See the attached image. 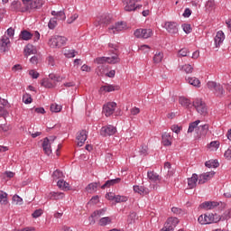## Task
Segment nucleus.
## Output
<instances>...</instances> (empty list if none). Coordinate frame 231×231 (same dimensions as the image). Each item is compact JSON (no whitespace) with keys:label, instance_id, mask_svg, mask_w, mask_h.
Listing matches in <instances>:
<instances>
[{"label":"nucleus","instance_id":"obj_1","mask_svg":"<svg viewBox=\"0 0 231 231\" xmlns=\"http://www.w3.org/2000/svg\"><path fill=\"white\" fill-rule=\"evenodd\" d=\"M97 64H99L98 69L100 68H105L106 64H118L120 62V57L118 56H110V57H98L96 59Z\"/></svg>","mask_w":231,"mask_h":231},{"label":"nucleus","instance_id":"obj_2","mask_svg":"<svg viewBox=\"0 0 231 231\" xmlns=\"http://www.w3.org/2000/svg\"><path fill=\"white\" fill-rule=\"evenodd\" d=\"M66 42H68L66 37L54 35L49 39L48 45L50 48H62V46H66Z\"/></svg>","mask_w":231,"mask_h":231},{"label":"nucleus","instance_id":"obj_3","mask_svg":"<svg viewBox=\"0 0 231 231\" xmlns=\"http://www.w3.org/2000/svg\"><path fill=\"white\" fill-rule=\"evenodd\" d=\"M192 106L195 107L197 113L202 116H206L208 113L207 104L201 98H195L192 102Z\"/></svg>","mask_w":231,"mask_h":231},{"label":"nucleus","instance_id":"obj_4","mask_svg":"<svg viewBox=\"0 0 231 231\" xmlns=\"http://www.w3.org/2000/svg\"><path fill=\"white\" fill-rule=\"evenodd\" d=\"M142 0H123V5H125V12H136V10H140L142 8V5H137L136 3H140Z\"/></svg>","mask_w":231,"mask_h":231},{"label":"nucleus","instance_id":"obj_5","mask_svg":"<svg viewBox=\"0 0 231 231\" xmlns=\"http://www.w3.org/2000/svg\"><path fill=\"white\" fill-rule=\"evenodd\" d=\"M134 35L137 39H149V37H152V29H137Z\"/></svg>","mask_w":231,"mask_h":231},{"label":"nucleus","instance_id":"obj_6","mask_svg":"<svg viewBox=\"0 0 231 231\" xmlns=\"http://www.w3.org/2000/svg\"><path fill=\"white\" fill-rule=\"evenodd\" d=\"M55 84L56 82H62V77L59 76V74L55 73H51L49 74V79H44L43 82L42 83V86H44V88H51L53 86V84L48 85L49 82L51 81Z\"/></svg>","mask_w":231,"mask_h":231},{"label":"nucleus","instance_id":"obj_7","mask_svg":"<svg viewBox=\"0 0 231 231\" xmlns=\"http://www.w3.org/2000/svg\"><path fill=\"white\" fill-rule=\"evenodd\" d=\"M116 109V102H108L103 106V113L106 116H111L115 113Z\"/></svg>","mask_w":231,"mask_h":231},{"label":"nucleus","instance_id":"obj_8","mask_svg":"<svg viewBox=\"0 0 231 231\" xmlns=\"http://www.w3.org/2000/svg\"><path fill=\"white\" fill-rule=\"evenodd\" d=\"M116 127L109 125L103 126L100 130L101 136H113V134H116Z\"/></svg>","mask_w":231,"mask_h":231},{"label":"nucleus","instance_id":"obj_9","mask_svg":"<svg viewBox=\"0 0 231 231\" xmlns=\"http://www.w3.org/2000/svg\"><path fill=\"white\" fill-rule=\"evenodd\" d=\"M216 175L215 171H208L202 173L199 176V185H203L207 183L208 180H212L214 176Z\"/></svg>","mask_w":231,"mask_h":231},{"label":"nucleus","instance_id":"obj_10","mask_svg":"<svg viewBox=\"0 0 231 231\" xmlns=\"http://www.w3.org/2000/svg\"><path fill=\"white\" fill-rule=\"evenodd\" d=\"M164 28L167 30L168 33L171 35H176L178 33V23L176 22H166L164 23Z\"/></svg>","mask_w":231,"mask_h":231},{"label":"nucleus","instance_id":"obj_11","mask_svg":"<svg viewBox=\"0 0 231 231\" xmlns=\"http://www.w3.org/2000/svg\"><path fill=\"white\" fill-rule=\"evenodd\" d=\"M77 140L79 147H82L88 140V132L86 130L79 131L77 135Z\"/></svg>","mask_w":231,"mask_h":231},{"label":"nucleus","instance_id":"obj_12","mask_svg":"<svg viewBox=\"0 0 231 231\" xmlns=\"http://www.w3.org/2000/svg\"><path fill=\"white\" fill-rule=\"evenodd\" d=\"M208 221H202V223H208V225H211V223H219L221 221V216L217 213H208L207 214Z\"/></svg>","mask_w":231,"mask_h":231},{"label":"nucleus","instance_id":"obj_13","mask_svg":"<svg viewBox=\"0 0 231 231\" xmlns=\"http://www.w3.org/2000/svg\"><path fill=\"white\" fill-rule=\"evenodd\" d=\"M10 44V38L7 36H3L0 38V51L5 53V51H8V45Z\"/></svg>","mask_w":231,"mask_h":231},{"label":"nucleus","instance_id":"obj_14","mask_svg":"<svg viewBox=\"0 0 231 231\" xmlns=\"http://www.w3.org/2000/svg\"><path fill=\"white\" fill-rule=\"evenodd\" d=\"M125 28V23L124 22H118L114 26L108 28V32L110 33H118V32H122Z\"/></svg>","mask_w":231,"mask_h":231},{"label":"nucleus","instance_id":"obj_15","mask_svg":"<svg viewBox=\"0 0 231 231\" xmlns=\"http://www.w3.org/2000/svg\"><path fill=\"white\" fill-rule=\"evenodd\" d=\"M216 48H219L221 44H223V41H225V32L223 31H218L214 38Z\"/></svg>","mask_w":231,"mask_h":231},{"label":"nucleus","instance_id":"obj_16","mask_svg":"<svg viewBox=\"0 0 231 231\" xmlns=\"http://www.w3.org/2000/svg\"><path fill=\"white\" fill-rule=\"evenodd\" d=\"M198 180H199V176L196 173H193L191 178H188L189 189H196V186L198 185Z\"/></svg>","mask_w":231,"mask_h":231},{"label":"nucleus","instance_id":"obj_17","mask_svg":"<svg viewBox=\"0 0 231 231\" xmlns=\"http://www.w3.org/2000/svg\"><path fill=\"white\" fill-rule=\"evenodd\" d=\"M46 198H47V199H52L55 201L59 200V199H64V193L51 191L46 195Z\"/></svg>","mask_w":231,"mask_h":231},{"label":"nucleus","instance_id":"obj_18","mask_svg":"<svg viewBox=\"0 0 231 231\" xmlns=\"http://www.w3.org/2000/svg\"><path fill=\"white\" fill-rule=\"evenodd\" d=\"M179 104L185 109H190L192 107V101L190 99L185 97H179Z\"/></svg>","mask_w":231,"mask_h":231},{"label":"nucleus","instance_id":"obj_19","mask_svg":"<svg viewBox=\"0 0 231 231\" xmlns=\"http://www.w3.org/2000/svg\"><path fill=\"white\" fill-rule=\"evenodd\" d=\"M106 214L105 209H98L94 211L91 216L88 217V221L90 222V225H95V216H97V217H100L101 216H104Z\"/></svg>","mask_w":231,"mask_h":231},{"label":"nucleus","instance_id":"obj_20","mask_svg":"<svg viewBox=\"0 0 231 231\" xmlns=\"http://www.w3.org/2000/svg\"><path fill=\"white\" fill-rule=\"evenodd\" d=\"M100 24H111L113 23V16L109 14H102L99 20Z\"/></svg>","mask_w":231,"mask_h":231},{"label":"nucleus","instance_id":"obj_21","mask_svg":"<svg viewBox=\"0 0 231 231\" xmlns=\"http://www.w3.org/2000/svg\"><path fill=\"white\" fill-rule=\"evenodd\" d=\"M42 149L47 156H50V154H51V146L50 145V139L48 137H45L43 139Z\"/></svg>","mask_w":231,"mask_h":231},{"label":"nucleus","instance_id":"obj_22","mask_svg":"<svg viewBox=\"0 0 231 231\" xmlns=\"http://www.w3.org/2000/svg\"><path fill=\"white\" fill-rule=\"evenodd\" d=\"M120 181H122V179H120V178H116V179H113V180H106L105 182V184H103L101 186V189H109V187H113V185H116V184L120 183Z\"/></svg>","mask_w":231,"mask_h":231},{"label":"nucleus","instance_id":"obj_23","mask_svg":"<svg viewBox=\"0 0 231 231\" xmlns=\"http://www.w3.org/2000/svg\"><path fill=\"white\" fill-rule=\"evenodd\" d=\"M108 47L111 49L109 51L112 53V57H119L120 50L118 44L108 43Z\"/></svg>","mask_w":231,"mask_h":231},{"label":"nucleus","instance_id":"obj_24","mask_svg":"<svg viewBox=\"0 0 231 231\" xmlns=\"http://www.w3.org/2000/svg\"><path fill=\"white\" fill-rule=\"evenodd\" d=\"M134 192H136L137 194H140V196H143L145 194H149V189L143 187V186H134Z\"/></svg>","mask_w":231,"mask_h":231},{"label":"nucleus","instance_id":"obj_25","mask_svg":"<svg viewBox=\"0 0 231 231\" xmlns=\"http://www.w3.org/2000/svg\"><path fill=\"white\" fill-rule=\"evenodd\" d=\"M23 5H25V10H33L35 8H39L37 5V2L32 0H23Z\"/></svg>","mask_w":231,"mask_h":231},{"label":"nucleus","instance_id":"obj_26","mask_svg":"<svg viewBox=\"0 0 231 231\" xmlns=\"http://www.w3.org/2000/svg\"><path fill=\"white\" fill-rule=\"evenodd\" d=\"M208 124L198 126V134H199V136H207L208 133Z\"/></svg>","mask_w":231,"mask_h":231},{"label":"nucleus","instance_id":"obj_27","mask_svg":"<svg viewBox=\"0 0 231 231\" xmlns=\"http://www.w3.org/2000/svg\"><path fill=\"white\" fill-rule=\"evenodd\" d=\"M33 37V33L28 32L27 30H23L19 35V39L22 41H30Z\"/></svg>","mask_w":231,"mask_h":231},{"label":"nucleus","instance_id":"obj_28","mask_svg":"<svg viewBox=\"0 0 231 231\" xmlns=\"http://www.w3.org/2000/svg\"><path fill=\"white\" fill-rule=\"evenodd\" d=\"M148 179L151 181H153V183H156L157 181H160V175L154 171H148L147 172Z\"/></svg>","mask_w":231,"mask_h":231},{"label":"nucleus","instance_id":"obj_29","mask_svg":"<svg viewBox=\"0 0 231 231\" xmlns=\"http://www.w3.org/2000/svg\"><path fill=\"white\" fill-rule=\"evenodd\" d=\"M24 53L25 57H28V55H35V53H37V50L33 49V45L28 44L24 48Z\"/></svg>","mask_w":231,"mask_h":231},{"label":"nucleus","instance_id":"obj_30","mask_svg":"<svg viewBox=\"0 0 231 231\" xmlns=\"http://www.w3.org/2000/svg\"><path fill=\"white\" fill-rule=\"evenodd\" d=\"M206 167H208V169H217V167H219V162H217V160H209L208 162H205Z\"/></svg>","mask_w":231,"mask_h":231},{"label":"nucleus","instance_id":"obj_31","mask_svg":"<svg viewBox=\"0 0 231 231\" xmlns=\"http://www.w3.org/2000/svg\"><path fill=\"white\" fill-rule=\"evenodd\" d=\"M171 134L164 133L162 134V143L165 147H169L171 145H172V143L171 142Z\"/></svg>","mask_w":231,"mask_h":231},{"label":"nucleus","instance_id":"obj_32","mask_svg":"<svg viewBox=\"0 0 231 231\" xmlns=\"http://www.w3.org/2000/svg\"><path fill=\"white\" fill-rule=\"evenodd\" d=\"M187 82H189L190 86H194V88H198L201 84V81H199V79L196 77L188 78Z\"/></svg>","mask_w":231,"mask_h":231},{"label":"nucleus","instance_id":"obj_33","mask_svg":"<svg viewBox=\"0 0 231 231\" xmlns=\"http://www.w3.org/2000/svg\"><path fill=\"white\" fill-rule=\"evenodd\" d=\"M136 219H138V215L136 214V212L132 211L128 216L127 223H129V225H133V223L136 222Z\"/></svg>","mask_w":231,"mask_h":231},{"label":"nucleus","instance_id":"obj_34","mask_svg":"<svg viewBox=\"0 0 231 231\" xmlns=\"http://www.w3.org/2000/svg\"><path fill=\"white\" fill-rule=\"evenodd\" d=\"M51 15H53L54 17H58L60 21L66 20V14L64 13V11H60V12L51 11Z\"/></svg>","mask_w":231,"mask_h":231},{"label":"nucleus","instance_id":"obj_35","mask_svg":"<svg viewBox=\"0 0 231 231\" xmlns=\"http://www.w3.org/2000/svg\"><path fill=\"white\" fill-rule=\"evenodd\" d=\"M0 203L1 205L8 204V194L3 190H0Z\"/></svg>","mask_w":231,"mask_h":231},{"label":"nucleus","instance_id":"obj_36","mask_svg":"<svg viewBox=\"0 0 231 231\" xmlns=\"http://www.w3.org/2000/svg\"><path fill=\"white\" fill-rule=\"evenodd\" d=\"M200 123V120H196L190 123L188 128V133H194V130L197 129L198 125H199Z\"/></svg>","mask_w":231,"mask_h":231},{"label":"nucleus","instance_id":"obj_37","mask_svg":"<svg viewBox=\"0 0 231 231\" xmlns=\"http://www.w3.org/2000/svg\"><path fill=\"white\" fill-rule=\"evenodd\" d=\"M211 91L216 97H223L225 95V89L223 88H212Z\"/></svg>","mask_w":231,"mask_h":231},{"label":"nucleus","instance_id":"obj_38","mask_svg":"<svg viewBox=\"0 0 231 231\" xmlns=\"http://www.w3.org/2000/svg\"><path fill=\"white\" fill-rule=\"evenodd\" d=\"M111 223V218L109 217H101L99 219V226H107Z\"/></svg>","mask_w":231,"mask_h":231},{"label":"nucleus","instance_id":"obj_39","mask_svg":"<svg viewBox=\"0 0 231 231\" xmlns=\"http://www.w3.org/2000/svg\"><path fill=\"white\" fill-rule=\"evenodd\" d=\"M57 186L59 187V189H62V190L69 188V184L64 180H58Z\"/></svg>","mask_w":231,"mask_h":231},{"label":"nucleus","instance_id":"obj_40","mask_svg":"<svg viewBox=\"0 0 231 231\" xmlns=\"http://www.w3.org/2000/svg\"><path fill=\"white\" fill-rule=\"evenodd\" d=\"M51 113H60V111H62V106L55 104V103L51 104Z\"/></svg>","mask_w":231,"mask_h":231},{"label":"nucleus","instance_id":"obj_41","mask_svg":"<svg viewBox=\"0 0 231 231\" xmlns=\"http://www.w3.org/2000/svg\"><path fill=\"white\" fill-rule=\"evenodd\" d=\"M162 59H163V53L158 52V53H156V54L153 56V62H154L155 64H160V62H162Z\"/></svg>","mask_w":231,"mask_h":231},{"label":"nucleus","instance_id":"obj_42","mask_svg":"<svg viewBox=\"0 0 231 231\" xmlns=\"http://www.w3.org/2000/svg\"><path fill=\"white\" fill-rule=\"evenodd\" d=\"M97 187H98V183L92 182L87 186L86 189L88 190V192H95L97 190Z\"/></svg>","mask_w":231,"mask_h":231},{"label":"nucleus","instance_id":"obj_43","mask_svg":"<svg viewBox=\"0 0 231 231\" xmlns=\"http://www.w3.org/2000/svg\"><path fill=\"white\" fill-rule=\"evenodd\" d=\"M57 26V17L51 18L48 23V27L50 30H55V27Z\"/></svg>","mask_w":231,"mask_h":231},{"label":"nucleus","instance_id":"obj_44","mask_svg":"<svg viewBox=\"0 0 231 231\" xmlns=\"http://www.w3.org/2000/svg\"><path fill=\"white\" fill-rule=\"evenodd\" d=\"M63 177H64V173H62V171H60L59 170L54 171L52 173L53 180H59Z\"/></svg>","mask_w":231,"mask_h":231},{"label":"nucleus","instance_id":"obj_45","mask_svg":"<svg viewBox=\"0 0 231 231\" xmlns=\"http://www.w3.org/2000/svg\"><path fill=\"white\" fill-rule=\"evenodd\" d=\"M114 200L116 203H125V201H127V197L117 195L115 197Z\"/></svg>","mask_w":231,"mask_h":231},{"label":"nucleus","instance_id":"obj_46","mask_svg":"<svg viewBox=\"0 0 231 231\" xmlns=\"http://www.w3.org/2000/svg\"><path fill=\"white\" fill-rule=\"evenodd\" d=\"M216 6V2L214 0H208L206 4V8L208 10V12H211V10H214Z\"/></svg>","mask_w":231,"mask_h":231},{"label":"nucleus","instance_id":"obj_47","mask_svg":"<svg viewBox=\"0 0 231 231\" xmlns=\"http://www.w3.org/2000/svg\"><path fill=\"white\" fill-rule=\"evenodd\" d=\"M176 226H172V224H169V221L165 223V226L162 227L161 231H174Z\"/></svg>","mask_w":231,"mask_h":231},{"label":"nucleus","instance_id":"obj_48","mask_svg":"<svg viewBox=\"0 0 231 231\" xmlns=\"http://www.w3.org/2000/svg\"><path fill=\"white\" fill-rule=\"evenodd\" d=\"M220 217H221L222 221H227V219H230V217H231V209L225 211Z\"/></svg>","mask_w":231,"mask_h":231},{"label":"nucleus","instance_id":"obj_49","mask_svg":"<svg viewBox=\"0 0 231 231\" xmlns=\"http://www.w3.org/2000/svg\"><path fill=\"white\" fill-rule=\"evenodd\" d=\"M32 100L33 99H32V96L30 94L26 93L23 96V102L24 104H32Z\"/></svg>","mask_w":231,"mask_h":231},{"label":"nucleus","instance_id":"obj_50","mask_svg":"<svg viewBox=\"0 0 231 231\" xmlns=\"http://www.w3.org/2000/svg\"><path fill=\"white\" fill-rule=\"evenodd\" d=\"M182 70L185 71V73H192L194 68L190 64H186L182 66Z\"/></svg>","mask_w":231,"mask_h":231},{"label":"nucleus","instance_id":"obj_51","mask_svg":"<svg viewBox=\"0 0 231 231\" xmlns=\"http://www.w3.org/2000/svg\"><path fill=\"white\" fill-rule=\"evenodd\" d=\"M44 211L41 208L34 210V212L32 214V217L34 219H37V217H41Z\"/></svg>","mask_w":231,"mask_h":231},{"label":"nucleus","instance_id":"obj_52","mask_svg":"<svg viewBox=\"0 0 231 231\" xmlns=\"http://www.w3.org/2000/svg\"><path fill=\"white\" fill-rule=\"evenodd\" d=\"M203 221H208L207 214L200 215L198 218V222L199 223V225H208V223H205Z\"/></svg>","mask_w":231,"mask_h":231},{"label":"nucleus","instance_id":"obj_53","mask_svg":"<svg viewBox=\"0 0 231 231\" xmlns=\"http://www.w3.org/2000/svg\"><path fill=\"white\" fill-rule=\"evenodd\" d=\"M189 49L183 48L179 51L178 56L179 57H187L189 55Z\"/></svg>","mask_w":231,"mask_h":231},{"label":"nucleus","instance_id":"obj_54","mask_svg":"<svg viewBox=\"0 0 231 231\" xmlns=\"http://www.w3.org/2000/svg\"><path fill=\"white\" fill-rule=\"evenodd\" d=\"M182 30L185 32L187 34L190 33L192 32V27L189 23H183L182 24Z\"/></svg>","mask_w":231,"mask_h":231},{"label":"nucleus","instance_id":"obj_55","mask_svg":"<svg viewBox=\"0 0 231 231\" xmlns=\"http://www.w3.org/2000/svg\"><path fill=\"white\" fill-rule=\"evenodd\" d=\"M168 225H171L173 226H176V225H178V223H180V220H178V218L176 217H170L168 218Z\"/></svg>","mask_w":231,"mask_h":231},{"label":"nucleus","instance_id":"obj_56","mask_svg":"<svg viewBox=\"0 0 231 231\" xmlns=\"http://www.w3.org/2000/svg\"><path fill=\"white\" fill-rule=\"evenodd\" d=\"M200 208H206L207 210H212L210 201H205L202 204H200Z\"/></svg>","mask_w":231,"mask_h":231},{"label":"nucleus","instance_id":"obj_57","mask_svg":"<svg viewBox=\"0 0 231 231\" xmlns=\"http://www.w3.org/2000/svg\"><path fill=\"white\" fill-rule=\"evenodd\" d=\"M76 53H78V52L75 51V50H70L65 53V57H67L68 59H73L75 57Z\"/></svg>","mask_w":231,"mask_h":231},{"label":"nucleus","instance_id":"obj_58","mask_svg":"<svg viewBox=\"0 0 231 231\" xmlns=\"http://www.w3.org/2000/svg\"><path fill=\"white\" fill-rule=\"evenodd\" d=\"M13 201L16 203V205H22L23 204V199L19 197V195H14L13 196Z\"/></svg>","mask_w":231,"mask_h":231},{"label":"nucleus","instance_id":"obj_59","mask_svg":"<svg viewBox=\"0 0 231 231\" xmlns=\"http://www.w3.org/2000/svg\"><path fill=\"white\" fill-rule=\"evenodd\" d=\"M29 75L30 77H32V79H39V72L35 71L34 69H32L29 71Z\"/></svg>","mask_w":231,"mask_h":231},{"label":"nucleus","instance_id":"obj_60","mask_svg":"<svg viewBox=\"0 0 231 231\" xmlns=\"http://www.w3.org/2000/svg\"><path fill=\"white\" fill-rule=\"evenodd\" d=\"M77 19H79V14H75L68 19L67 23L68 24H71L74 21H77Z\"/></svg>","mask_w":231,"mask_h":231},{"label":"nucleus","instance_id":"obj_61","mask_svg":"<svg viewBox=\"0 0 231 231\" xmlns=\"http://www.w3.org/2000/svg\"><path fill=\"white\" fill-rule=\"evenodd\" d=\"M0 131H4V133H8L10 131V125L5 124L0 125Z\"/></svg>","mask_w":231,"mask_h":231},{"label":"nucleus","instance_id":"obj_62","mask_svg":"<svg viewBox=\"0 0 231 231\" xmlns=\"http://www.w3.org/2000/svg\"><path fill=\"white\" fill-rule=\"evenodd\" d=\"M106 199H109V201H115L116 195L113 192L106 193Z\"/></svg>","mask_w":231,"mask_h":231},{"label":"nucleus","instance_id":"obj_63","mask_svg":"<svg viewBox=\"0 0 231 231\" xmlns=\"http://www.w3.org/2000/svg\"><path fill=\"white\" fill-rule=\"evenodd\" d=\"M224 156L226 160H231V146L225 152Z\"/></svg>","mask_w":231,"mask_h":231},{"label":"nucleus","instance_id":"obj_64","mask_svg":"<svg viewBox=\"0 0 231 231\" xmlns=\"http://www.w3.org/2000/svg\"><path fill=\"white\" fill-rule=\"evenodd\" d=\"M130 112H131V115H133L134 116H135V115L140 114V108L134 106V107H133V108L130 110Z\"/></svg>","mask_w":231,"mask_h":231}]
</instances>
